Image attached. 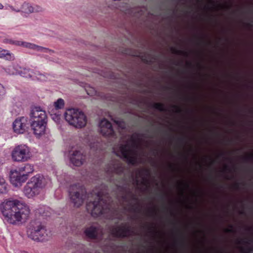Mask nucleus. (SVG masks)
<instances>
[{
    "label": "nucleus",
    "instance_id": "obj_11",
    "mask_svg": "<svg viewBox=\"0 0 253 253\" xmlns=\"http://www.w3.org/2000/svg\"><path fill=\"white\" fill-rule=\"evenodd\" d=\"M15 203V207L18 218L20 224L25 222L29 217L30 210L29 206L25 203H22L17 200H14Z\"/></svg>",
    "mask_w": 253,
    "mask_h": 253
},
{
    "label": "nucleus",
    "instance_id": "obj_41",
    "mask_svg": "<svg viewBox=\"0 0 253 253\" xmlns=\"http://www.w3.org/2000/svg\"><path fill=\"white\" fill-rule=\"evenodd\" d=\"M195 37L198 40L199 42L198 43L201 42H204V40L203 37H198L197 36H195Z\"/></svg>",
    "mask_w": 253,
    "mask_h": 253
},
{
    "label": "nucleus",
    "instance_id": "obj_33",
    "mask_svg": "<svg viewBox=\"0 0 253 253\" xmlns=\"http://www.w3.org/2000/svg\"><path fill=\"white\" fill-rule=\"evenodd\" d=\"M115 123L120 127H121L122 128H124L125 127L126 124H125V123L124 121H115Z\"/></svg>",
    "mask_w": 253,
    "mask_h": 253
},
{
    "label": "nucleus",
    "instance_id": "obj_4",
    "mask_svg": "<svg viewBox=\"0 0 253 253\" xmlns=\"http://www.w3.org/2000/svg\"><path fill=\"white\" fill-rule=\"evenodd\" d=\"M27 233L29 238L41 242L48 240L51 236L50 232L41 223L36 221H32L30 223Z\"/></svg>",
    "mask_w": 253,
    "mask_h": 253
},
{
    "label": "nucleus",
    "instance_id": "obj_60",
    "mask_svg": "<svg viewBox=\"0 0 253 253\" xmlns=\"http://www.w3.org/2000/svg\"><path fill=\"white\" fill-rule=\"evenodd\" d=\"M224 155V154L223 153H221L219 154V155L218 156L221 157V156H223Z\"/></svg>",
    "mask_w": 253,
    "mask_h": 253
},
{
    "label": "nucleus",
    "instance_id": "obj_50",
    "mask_svg": "<svg viewBox=\"0 0 253 253\" xmlns=\"http://www.w3.org/2000/svg\"><path fill=\"white\" fill-rule=\"evenodd\" d=\"M9 7L13 11H16V12H20V10H19V9L18 10L15 9L12 6L9 5Z\"/></svg>",
    "mask_w": 253,
    "mask_h": 253
},
{
    "label": "nucleus",
    "instance_id": "obj_32",
    "mask_svg": "<svg viewBox=\"0 0 253 253\" xmlns=\"http://www.w3.org/2000/svg\"><path fill=\"white\" fill-rule=\"evenodd\" d=\"M5 94V89L3 86L0 84V100H1Z\"/></svg>",
    "mask_w": 253,
    "mask_h": 253
},
{
    "label": "nucleus",
    "instance_id": "obj_42",
    "mask_svg": "<svg viewBox=\"0 0 253 253\" xmlns=\"http://www.w3.org/2000/svg\"><path fill=\"white\" fill-rule=\"evenodd\" d=\"M253 241L252 238L248 239V241H245L244 240H242V243H243L244 244H251L253 243Z\"/></svg>",
    "mask_w": 253,
    "mask_h": 253
},
{
    "label": "nucleus",
    "instance_id": "obj_40",
    "mask_svg": "<svg viewBox=\"0 0 253 253\" xmlns=\"http://www.w3.org/2000/svg\"><path fill=\"white\" fill-rule=\"evenodd\" d=\"M187 137L186 136H183V137L178 138L177 140L179 142L184 143Z\"/></svg>",
    "mask_w": 253,
    "mask_h": 253
},
{
    "label": "nucleus",
    "instance_id": "obj_26",
    "mask_svg": "<svg viewBox=\"0 0 253 253\" xmlns=\"http://www.w3.org/2000/svg\"><path fill=\"white\" fill-rule=\"evenodd\" d=\"M152 107L161 112H166L167 110L165 107V105L162 103H155L152 105Z\"/></svg>",
    "mask_w": 253,
    "mask_h": 253
},
{
    "label": "nucleus",
    "instance_id": "obj_53",
    "mask_svg": "<svg viewBox=\"0 0 253 253\" xmlns=\"http://www.w3.org/2000/svg\"><path fill=\"white\" fill-rule=\"evenodd\" d=\"M169 167L170 169H174V166L172 164H170Z\"/></svg>",
    "mask_w": 253,
    "mask_h": 253
},
{
    "label": "nucleus",
    "instance_id": "obj_39",
    "mask_svg": "<svg viewBox=\"0 0 253 253\" xmlns=\"http://www.w3.org/2000/svg\"><path fill=\"white\" fill-rule=\"evenodd\" d=\"M225 231L226 232V233H235V230L233 229V227L232 225H230V228H226L225 230Z\"/></svg>",
    "mask_w": 253,
    "mask_h": 253
},
{
    "label": "nucleus",
    "instance_id": "obj_17",
    "mask_svg": "<svg viewBox=\"0 0 253 253\" xmlns=\"http://www.w3.org/2000/svg\"><path fill=\"white\" fill-rule=\"evenodd\" d=\"M131 232L129 226L126 224L117 227L113 228L111 231V235L115 237L125 238L128 236V234Z\"/></svg>",
    "mask_w": 253,
    "mask_h": 253
},
{
    "label": "nucleus",
    "instance_id": "obj_54",
    "mask_svg": "<svg viewBox=\"0 0 253 253\" xmlns=\"http://www.w3.org/2000/svg\"><path fill=\"white\" fill-rule=\"evenodd\" d=\"M224 169L225 170H228L229 171H230V169H229L228 167L227 166H225L224 167Z\"/></svg>",
    "mask_w": 253,
    "mask_h": 253
},
{
    "label": "nucleus",
    "instance_id": "obj_59",
    "mask_svg": "<svg viewBox=\"0 0 253 253\" xmlns=\"http://www.w3.org/2000/svg\"><path fill=\"white\" fill-rule=\"evenodd\" d=\"M211 4H212V5H214L215 4V2L213 0H211Z\"/></svg>",
    "mask_w": 253,
    "mask_h": 253
},
{
    "label": "nucleus",
    "instance_id": "obj_61",
    "mask_svg": "<svg viewBox=\"0 0 253 253\" xmlns=\"http://www.w3.org/2000/svg\"><path fill=\"white\" fill-rule=\"evenodd\" d=\"M123 199H124L125 200H126V196L125 195V196H123Z\"/></svg>",
    "mask_w": 253,
    "mask_h": 253
},
{
    "label": "nucleus",
    "instance_id": "obj_1",
    "mask_svg": "<svg viewBox=\"0 0 253 253\" xmlns=\"http://www.w3.org/2000/svg\"><path fill=\"white\" fill-rule=\"evenodd\" d=\"M110 200L111 198L108 193L103 194L102 192H98L96 199L86 204V209L88 211H91L93 217L104 215L110 211Z\"/></svg>",
    "mask_w": 253,
    "mask_h": 253
},
{
    "label": "nucleus",
    "instance_id": "obj_15",
    "mask_svg": "<svg viewBox=\"0 0 253 253\" xmlns=\"http://www.w3.org/2000/svg\"><path fill=\"white\" fill-rule=\"evenodd\" d=\"M28 119L21 117L17 118L13 123V129L17 133H23L28 127Z\"/></svg>",
    "mask_w": 253,
    "mask_h": 253
},
{
    "label": "nucleus",
    "instance_id": "obj_47",
    "mask_svg": "<svg viewBox=\"0 0 253 253\" xmlns=\"http://www.w3.org/2000/svg\"><path fill=\"white\" fill-rule=\"evenodd\" d=\"M239 185H240V183H236L234 185V188L236 189H238L239 188Z\"/></svg>",
    "mask_w": 253,
    "mask_h": 253
},
{
    "label": "nucleus",
    "instance_id": "obj_23",
    "mask_svg": "<svg viewBox=\"0 0 253 253\" xmlns=\"http://www.w3.org/2000/svg\"><path fill=\"white\" fill-rule=\"evenodd\" d=\"M8 191V184L4 178L0 176V194L6 193Z\"/></svg>",
    "mask_w": 253,
    "mask_h": 253
},
{
    "label": "nucleus",
    "instance_id": "obj_20",
    "mask_svg": "<svg viewBox=\"0 0 253 253\" xmlns=\"http://www.w3.org/2000/svg\"><path fill=\"white\" fill-rule=\"evenodd\" d=\"M16 169L19 171V172L22 174H26L27 177L28 178V174L34 171V167L31 164H26L24 166H22Z\"/></svg>",
    "mask_w": 253,
    "mask_h": 253
},
{
    "label": "nucleus",
    "instance_id": "obj_43",
    "mask_svg": "<svg viewBox=\"0 0 253 253\" xmlns=\"http://www.w3.org/2000/svg\"><path fill=\"white\" fill-rule=\"evenodd\" d=\"M129 193L130 194L131 198L132 200H133L135 201H137L138 200V198L136 197V196L135 195L131 194V192H129Z\"/></svg>",
    "mask_w": 253,
    "mask_h": 253
},
{
    "label": "nucleus",
    "instance_id": "obj_56",
    "mask_svg": "<svg viewBox=\"0 0 253 253\" xmlns=\"http://www.w3.org/2000/svg\"><path fill=\"white\" fill-rule=\"evenodd\" d=\"M184 185H185V186H186V187L187 188H189V184H188V183H185V184H184Z\"/></svg>",
    "mask_w": 253,
    "mask_h": 253
},
{
    "label": "nucleus",
    "instance_id": "obj_35",
    "mask_svg": "<svg viewBox=\"0 0 253 253\" xmlns=\"http://www.w3.org/2000/svg\"><path fill=\"white\" fill-rule=\"evenodd\" d=\"M52 118L55 121V122H58L59 120L60 119V115L59 114H51Z\"/></svg>",
    "mask_w": 253,
    "mask_h": 253
},
{
    "label": "nucleus",
    "instance_id": "obj_25",
    "mask_svg": "<svg viewBox=\"0 0 253 253\" xmlns=\"http://www.w3.org/2000/svg\"><path fill=\"white\" fill-rule=\"evenodd\" d=\"M34 80L37 79L41 81H45L46 80V77L45 75L41 73L39 71H35L34 72Z\"/></svg>",
    "mask_w": 253,
    "mask_h": 253
},
{
    "label": "nucleus",
    "instance_id": "obj_64",
    "mask_svg": "<svg viewBox=\"0 0 253 253\" xmlns=\"http://www.w3.org/2000/svg\"><path fill=\"white\" fill-rule=\"evenodd\" d=\"M198 66L200 68H201V66L200 64H198Z\"/></svg>",
    "mask_w": 253,
    "mask_h": 253
},
{
    "label": "nucleus",
    "instance_id": "obj_24",
    "mask_svg": "<svg viewBox=\"0 0 253 253\" xmlns=\"http://www.w3.org/2000/svg\"><path fill=\"white\" fill-rule=\"evenodd\" d=\"M18 67L14 66H9L6 69L5 71L9 75H18L19 74Z\"/></svg>",
    "mask_w": 253,
    "mask_h": 253
},
{
    "label": "nucleus",
    "instance_id": "obj_30",
    "mask_svg": "<svg viewBox=\"0 0 253 253\" xmlns=\"http://www.w3.org/2000/svg\"><path fill=\"white\" fill-rule=\"evenodd\" d=\"M241 252L242 253H250L253 252V247H248L246 249L241 248Z\"/></svg>",
    "mask_w": 253,
    "mask_h": 253
},
{
    "label": "nucleus",
    "instance_id": "obj_5",
    "mask_svg": "<svg viewBox=\"0 0 253 253\" xmlns=\"http://www.w3.org/2000/svg\"><path fill=\"white\" fill-rule=\"evenodd\" d=\"M66 121L70 125L76 127L82 128L86 123V118L84 114L75 108L67 109L64 113Z\"/></svg>",
    "mask_w": 253,
    "mask_h": 253
},
{
    "label": "nucleus",
    "instance_id": "obj_8",
    "mask_svg": "<svg viewBox=\"0 0 253 253\" xmlns=\"http://www.w3.org/2000/svg\"><path fill=\"white\" fill-rule=\"evenodd\" d=\"M12 159L15 162L27 161L31 157L29 148L25 145L16 146L11 153Z\"/></svg>",
    "mask_w": 253,
    "mask_h": 253
},
{
    "label": "nucleus",
    "instance_id": "obj_6",
    "mask_svg": "<svg viewBox=\"0 0 253 253\" xmlns=\"http://www.w3.org/2000/svg\"><path fill=\"white\" fill-rule=\"evenodd\" d=\"M85 193L84 187L79 183L70 186L69 189V195L74 206L79 207L82 205L85 197Z\"/></svg>",
    "mask_w": 253,
    "mask_h": 253
},
{
    "label": "nucleus",
    "instance_id": "obj_29",
    "mask_svg": "<svg viewBox=\"0 0 253 253\" xmlns=\"http://www.w3.org/2000/svg\"><path fill=\"white\" fill-rule=\"evenodd\" d=\"M130 210L134 212H140L141 211V209L139 207V204L137 203L134 205H132L131 206Z\"/></svg>",
    "mask_w": 253,
    "mask_h": 253
},
{
    "label": "nucleus",
    "instance_id": "obj_34",
    "mask_svg": "<svg viewBox=\"0 0 253 253\" xmlns=\"http://www.w3.org/2000/svg\"><path fill=\"white\" fill-rule=\"evenodd\" d=\"M179 245L181 247H184L185 246V238L183 235H181L180 236V240H179Z\"/></svg>",
    "mask_w": 253,
    "mask_h": 253
},
{
    "label": "nucleus",
    "instance_id": "obj_51",
    "mask_svg": "<svg viewBox=\"0 0 253 253\" xmlns=\"http://www.w3.org/2000/svg\"><path fill=\"white\" fill-rule=\"evenodd\" d=\"M167 196V194L166 193H164L163 194H161L160 195V197H161V199H164V198L166 196Z\"/></svg>",
    "mask_w": 253,
    "mask_h": 253
},
{
    "label": "nucleus",
    "instance_id": "obj_18",
    "mask_svg": "<svg viewBox=\"0 0 253 253\" xmlns=\"http://www.w3.org/2000/svg\"><path fill=\"white\" fill-rule=\"evenodd\" d=\"M124 171V168L122 164L118 162H114L107 168L106 172L109 174H116L122 175Z\"/></svg>",
    "mask_w": 253,
    "mask_h": 253
},
{
    "label": "nucleus",
    "instance_id": "obj_9",
    "mask_svg": "<svg viewBox=\"0 0 253 253\" xmlns=\"http://www.w3.org/2000/svg\"><path fill=\"white\" fill-rule=\"evenodd\" d=\"M3 42L5 43H9L10 44L15 45L17 46H22L23 47L35 50L37 51L42 52L44 53H48L50 54H52L53 53H54V51L52 50L42 46H39L30 42L13 40L9 39H4Z\"/></svg>",
    "mask_w": 253,
    "mask_h": 253
},
{
    "label": "nucleus",
    "instance_id": "obj_27",
    "mask_svg": "<svg viewBox=\"0 0 253 253\" xmlns=\"http://www.w3.org/2000/svg\"><path fill=\"white\" fill-rule=\"evenodd\" d=\"M171 52L173 54L183 55L185 57H187L188 55V52L183 50L177 49L175 47H172L170 48Z\"/></svg>",
    "mask_w": 253,
    "mask_h": 253
},
{
    "label": "nucleus",
    "instance_id": "obj_28",
    "mask_svg": "<svg viewBox=\"0 0 253 253\" xmlns=\"http://www.w3.org/2000/svg\"><path fill=\"white\" fill-rule=\"evenodd\" d=\"M64 106V101L61 98L58 99L54 102V107L56 110L63 108Z\"/></svg>",
    "mask_w": 253,
    "mask_h": 253
},
{
    "label": "nucleus",
    "instance_id": "obj_31",
    "mask_svg": "<svg viewBox=\"0 0 253 253\" xmlns=\"http://www.w3.org/2000/svg\"><path fill=\"white\" fill-rule=\"evenodd\" d=\"M141 59L142 61L145 63L151 64L153 63L152 59H148L145 55H142Z\"/></svg>",
    "mask_w": 253,
    "mask_h": 253
},
{
    "label": "nucleus",
    "instance_id": "obj_57",
    "mask_svg": "<svg viewBox=\"0 0 253 253\" xmlns=\"http://www.w3.org/2000/svg\"><path fill=\"white\" fill-rule=\"evenodd\" d=\"M3 8V5L0 2V9H2Z\"/></svg>",
    "mask_w": 253,
    "mask_h": 253
},
{
    "label": "nucleus",
    "instance_id": "obj_13",
    "mask_svg": "<svg viewBox=\"0 0 253 253\" xmlns=\"http://www.w3.org/2000/svg\"><path fill=\"white\" fill-rule=\"evenodd\" d=\"M100 131L102 135L106 137H114L115 132L111 123L106 119L102 120L99 123Z\"/></svg>",
    "mask_w": 253,
    "mask_h": 253
},
{
    "label": "nucleus",
    "instance_id": "obj_52",
    "mask_svg": "<svg viewBox=\"0 0 253 253\" xmlns=\"http://www.w3.org/2000/svg\"><path fill=\"white\" fill-rule=\"evenodd\" d=\"M153 154L155 156L157 155L158 154V150L157 149H154L153 150Z\"/></svg>",
    "mask_w": 253,
    "mask_h": 253
},
{
    "label": "nucleus",
    "instance_id": "obj_10",
    "mask_svg": "<svg viewBox=\"0 0 253 253\" xmlns=\"http://www.w3.org/2000/svg\"><path fill=\"white\" fill-rule=\"evenodd\" d=\"M119 151L122 155L121 157L126 161L128 164L135 165L137 164V157L127 144H121L119 147Z\"/></svg>",
    "mask_w": 253,
    "mask_h": 253
},
{
    "label": "nucleus",
    "instance_id": "obj_62",
    "mask_svg": "<svg viewBox=\"0 0 253 253\" xmlns=\"http://www.w3.org/2000/svg\"><path fill=\"white\" fill-rule=\"evenodd\" d=\"M165 88L166 89H167V90L171 89V88L168 87V86H166Z\"/></svg>",
    "mask_w": 253,
    "mask_h": 253
},
{
    "label": "nucleus",
    "instance_id": "obj_21",
    "mask_svg": "<svg viewBox=\"0 0 253 253\" xmlns=\"http://www.w3.org/2000/svg\"><path fill=\"white\" fill-rule=\"evenodd\" d=\"M19 75L25 78H31L34 80V72L33 70L27 68H19Z\"/></svg>",
    "mask_w": 253,
    "mask_h": 253
},
{
    "label": "nucleus",
    "instance_id": "obj_19",
    "mask_svg": "<svg viewBox=\"0 0 253 253\" xmlns=\"http://www.w3.org/2000/svg\"><path fill=\"white\" fill-rule=\"evenodd\" d=\"M23 11L26 13L41 12L42 8L37 5H32L29 3H24L22 7Z\"/></svg>",
    "mask_w": 253,
    "mask_h": 253
},
{
    "label": "nucleus",
    "instance_id": "obj_14",
    "mask_svg": "<svg viewBox=\"0 0 253 253\" xmlns=\"http://www.w3.org/2000/svg\"><path fill=\"white\" fill-rule=\"evenodd\" d=\"M27 179L26 174H22L18 170L10 171V180L11 184L15 187H18Z\"/></svg>",
    "mask_w": 253,
    "mask_h": 253
},
{
    "label": "nucleus",
    "instance_id": "obj_2",
    "mask_svg": "<svg viewBox=\"0 0 253 253\" xmlns=\"http://www.w3.org/2000/svg\"><path fill=\"white\" fill-rule=\"evenodd\" d=\"M47 122V117L44 110L39 106L31 108L30 123L31 128L35 135H41L44 133Z\"/></svg>",
    "mask_w": 253,
    "mask_h": 253
},
{
    "label": "nucleus",
    "instance_id": "obj_58",
    "mask_svg": "<svg viewBox=\"0 0 253 253\" xmlns=\"http://www.w3.org/2000/svg\"><path fill=\"white\" fill-rule=\"evenodd\" d=\"M134 136L133 135L131 137V140L133 141V142H134L135 141V139H134Z\"/></svg>",
    "mask_w": 253,
    "mask_h": 253
},
{
    "label": "nucleus",
    "instance_id": "obj_45",
    "mask_svg": "<svg viewBox=\"0 0 253 253\" xmlns=\"http://www.w3.org/2000/svg\"><path fill=\"white\" fill-rule=\"evenodd\" d=\"M245 25L246 27H247L248 28H251L253 27V25L250 23H246Z\"/></svg>",
    "mask_w": 253,
    "mask_h": 253
},
{
    "label": "nucleus",
    "instance_id": "obj_3",
    "mask_svg": "<svg viewBox=\"0 0 253 253\" xmlns=\"http://www.w3.org/2000/svg\"><path fill=\"white\" fill-rule=\"evenodd\" d=\"M47 179L40 174L33 176L26 183L23 189L25 195L28 198H32L39 195L45 187Z\"/></svg>",
    "mask_w": 253,
    "mask_h": 253
},
{
    "label": "nucleus",
    "instance_id": "obj_7",
    "mask_svg": "<svg viewBox=\"0 0 253 253\" xmlns=\"http://www.w3.org/2000/svg\"><path fill=\"white\" fill-rule=\"evenodd\" d=\"M15 203L14 200L7 201L3 205L2 212L8 223L14 225H19L20 222L18 214L15 211L16 210Z\"/></svg>",
    "mask_w": 253,
    "mask_h": 253
},
{
    "label": "nucleus",
    "instance_id": "obj_38",
    "mask_svg": "<svg viewBox=\"0 0 253 253\" xmlns=\"http://www.w3.org/2000/svg\"><path fill=\"white\" fill-rule=\"evenodd\" d=\"M172 107L175 109V112L176 113H178V114H180L182 112V109L178 106L177 105H173L172 106Z\"/></svg>",
    "mask_w": 253,
    "mask_h": 253
},
{
    "label": "nucleus",
    "instance_id": "obj_36",
    "mask_svg": "<svg viewBox=\"0 0 253 253\" xmlns=\"http://www.w3.org/2000/svg\"><path fill=\"white\" fill-rule=\"evenodd\" d=\"M148 212L149 213V216H154V215H157V212L156 209L155 208L152 209L148 211Z\"/></svg>",
    "mask_w": 253,
    "mask_h": 253
},
{
    "label": "nucleus",
    "instance_id": "obj_22",
    "mask_svg": "<svg viewBox=\"0 0 253 253\" xmlns=\"http://www.w3.org/2000/svg\"><path fill=\"white\" fill-rule=\"evenodd\" d=\"M0 58H4L7 60L11 61L14 59V56L9 51L0 47Z\"/></svg>",
    "mask_w": 253,
    "mask_h": 253
},
{
    "label": "nucleus",
    "instance_id": "obj_49",
    "mask_svg": "<svg viewBox=\"0 0 253 253\" xmlns=\"http://www.w3.org/2000/svg\"><path fill=\"white\" fill-rule=\"evenodd\" d=\"M149 229L151 230L152 231H153L154 233H157V232L155 231V230L154 229V227H152V226H149Z\"/></svg>",
    "mask_w": 253,
    "mask_h": 253
},
{
    "label": "nucleus",
    "instance_id": "obj_63",
    "mask_svg": "<svg viewBox=\"0 0 253 253\" xmlns=\"http://www.w3.org/2000/svg\"><path fill=\"white\" fill-rule=\"evenodd\" d=\"M2 164V162L0 160V166Z\"/></svg>",
    "mask_w": 253,
    "mask_h": 253
},
{
    "label": "nucleus",
    "instance_id": "obj_55",
    "mask_svg": "<svg viewBox=\"0 0 253 253\" xmlns=\"http://www.w3.org/2000/svg\"><path fill=\"white\" fill-rule=\"evenodd\" d=\"M225 7L226 8V9L228 10V9H230L231 6L230 5H226L225 6Z\"/></svg>",
    "mask_w": 253,
    "mask_h": 253
},
{
    "label": "nucleus",
    "instance_id": "obj_46",
    "mask_svg": "<svg viewBox=\"0 0 253 253\" xmlns=\"http://www.w3.org/2000/svg\"><path fill=\"white\" fill-rule=\"evenodd\" d=\"M186 66L188 67V68H191L193 67V65L191 63V62H187L186 63Z\"/></svg>",
    "mask_w": 253,
    "mask_h": 253
},
{
    "label": "nucleus",
    "instance_id": "obj_12",
    "mask_svg": "<svg viewBox=\"0 0 253 253\" xmlns=\"http://www.w3.org/2000/svg\"><path fill=\"white\" fill-rule=\"evenodd\" d=\"M84 233L90 240H98L102 236V231L99 226L90 225L85 228Z\"/></svg>",
    "mask_w": 253,
    "mask_h": 253
},
{
    "label": "nucleus",
    "instance_id": "obj_48",
    "mask_svg": "<svg viewBox=\"0 0 253 253\" xmlns=\"http://www.w3.org/2000/svg\"><path fill=\"white\" fill-rule=\"evenodd\" d=\"M142 184L144 185H147L148 184V180L146 179L145 178H143Z\"/></svg>",
    "mask_w": 253,
    "mask_h": 253
},
{
    "label": "nucleus",
    "instance_id": "obj_44",
    "mask_svg": "<svg viewBox=\"0 0 253 253\" xmlns=\"http://www.w3.org/2000/svg\"><path fill=\"white\" fill-rule=\"evenodd\" d=\"M143 171L144 172L145 174L146 175H148L150 173L149 170L148 169H143Z\"/></svg>",
    "mask_w": 253,
    "mask_h": 253
},
{
    "label": "nucleus",
    "instance_id": "obj_16",
    "mask_svg": "<svg viewBox=\"0 0 253 253\" xmlns=\"http://www.w3.org/2000/svg\"><path fill=\"white\" fill-rule=\"evenodd\" d=\"M70 162L73 165L80 167L82 165L85 160V156L80 151L75 150L72 152H70Z\"/></svg>",
    "mask_w": 253,
    "mask_h": 253
},
{
    "label": "nucleus",
    "instance_id": "obj_37",
    "mask_svg": "<svg viewBox=\"0 0 253 253\" xmlns=\"http://www.w3.org/2000/svg\"><path fill=\"white\" fill-rule=\"evenodd\" d=\"M244 160L245 161H251L253 160V154L251 153L249 154L248 156L244 158Z\"/></svg>",
    "mask_w": 253,
    "mask_h": 253
}]
</instances>
